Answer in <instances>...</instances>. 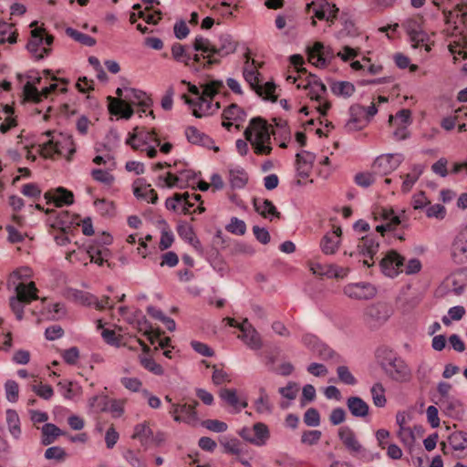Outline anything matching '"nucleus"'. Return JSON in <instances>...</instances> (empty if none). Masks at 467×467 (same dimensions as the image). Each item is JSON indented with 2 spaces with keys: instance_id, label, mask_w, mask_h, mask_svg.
Listing matches in <instances>:
<instances>
[{
  "instance_id": "1",
  "label": "nucleus",
  "mask_w": 467,
  "mask_h": 467,
  "mask_svg": "<svg viewBox=\"0 0 467 467\" xmlns=\"http://www.w3.org/2000/svg\"><path fill=\"white\" fill-rule=\"evenodd\" d=\"M219 42V46L216 47L208 38L202 36L195 37L192 44L194 50L207 54V61L203 64L204 68H210L213 65L220 63V59L215 57L216 55L223 57L234 53L236 49L237 45L229 35H222Z\"/></svg>"
},
{
  "instance_id": "2",
  "label": "nucleus",
  "mask_w": 467,
  "mask_h": 467,
  "mask_svg": "<svg viewBox=\"0 0 467 467\" xmlns=\"http://www.w3.org/2000/svg\"><path fill=\"white\" fill-rule=\"evenodd\" d=\"M377 358L381 369L390 379L408 382L411 379V370L409 366L392 350L386 348L378 349Z\"/></svg>"
},
{
  "instance_id": "3",
  "label": "nucleus",
  "mask_w": 467,
  "mask_h": 467,
  "mask_svg": "<svg viewBox=\"0 0 467 467\" xmlns=\"http://www.w3.org/2000/svg\"><path fill=\"white\" fill-rule=\"evenodd\" d=\"M270 126L261 118L251 119L244 130V137L254 148L256 154L268 155L272 148L270 144Z\"/></svg>"
},
{
  "instance_id": "4",
  "label": "nucleus",
  "mask_w": 467,
  "mask_h": 467,
  "mask_svg": "<svg viewBox=\"0 0 467 467\" xmlns=\"http://www.w3.org/2000/svg\"><path fill=\"white\" fill-rule=\"evenodd\" d=\"M379 265L383 273L390 277L396 276L400 272H405L407 275L417 274L421 269L419 259H410L404 265V257L395 250L389 251L380 260Z\"/></svg>"
},
{
  "instance_id": "5",
  "label": "nucleus",
  "mask_w": 467,
  "mask_h": 467,
  "mask_svg": "<svg viewBox=\"0 0 467 467\" xmlns=\"http://www.w3.org/2000/svg\"><path fill=\"white\" fill-rule=\"evenodd\" d=\"M223 86L222 81L213 80L203 86L202 96L195 99H190L185 94L182 96V99L185 103L192 108L193 116L196 118H202L209 113L212 107V99Z\"/></svg>"
},
{
  "instance_id": "6",
  "label": "nucleus",
  "mask_w": 467,
  "mask_h": 467,
  "mask_svg": "<svg viewBox=\"0 0 467 467\" xmlns=\"http://www.w3.org/2000/svg\"><path fill=\"white\" fill-rule=\"evenodd\" d=\"M54 36L46 32L44 27H36L31 31L30 39L26 45L27 50L36 58L41 59L48 56Z\"/></svg>"
},
{
  "instance_id": "7",
  "label": "nucleus",
  "mask_w": 467,
  "mask_h": 467,
  "mask_svg": "<svg viewBox=\"0 0 467 467\" xmlns=\"http://www.w3.org/2000/svg\"><path fill=\"white\" fill-rule=\"evenodd\" d=\"M392 315V309L386 304L376 303L368 306L363 313L364 323L372 329L382 327Z\"/></svg>"
},
{
  "instance_id": "8",
  "label": "nucleus",
  "mask_w": 467,
  "mask_h": 467,
  "mask_svg": "<svg viewBox=\"0 0 467 467\" xmlns=\"http://www.w3.org/2000/svg\"><path fill=\"white\" fill-rule=\"evenodd\" d=\"M404 27L410 36L412 47L417 48L424 47L427 52L431 51V47L428 44V35L422 30L421 17L408 19L404 24Z\"/></svg>"
},
{
  "instance_id": "9",
  "label": "nucleus",
  "mask_w": 467,
  "mask_h": 467,
  "mask_svg": "<svg viewBox=\"0 0 467 467\" xmlns=\"http://www.w3.org/2000/svg\"><path fill=\"white\" fill-rule=\"evenodd\" d=\"M396 423L399 427L397 435L400 438H418L424 434V428L412 420L410 413L399 411L396 415Z\"/></svg>"
},
{
  "instance_id": "10",
  "label": "nucleus",
  "mask_w": 467,
  "mask_h": 467,
  "mask_svg": "<svg viewBox=\"0 0 467 467\" xmlns=\"http://www.w3.org/2000/svg\"><path fill=\"white\" fill-rule=\"evenodd\" d=\"M198 401L194 400L192 403H173L170 410L173 420L178 422H184L190 426L195 427L200 423V419L197 415L196 407Z\"/></svg>"
},
{
  "instance_id": "11",
  "label": "nucleus",
  "mask_w": 467,
  "mask_h": 467,
  "mask_svg": "<svg viewBox=\"0 0 467 467\" xmlns=\"http://www.w3.org/2000/svg\"><path fill=\"white\" fill-rule=\"evenodd\" d=\"M401 154H384L379 156L373 162L371 170L379 176L388 175L395 171L403 161Z\"/></svg>"
},
{
  "instance_id": "12",
  "label": "nucleus",
  "mask_w": 467,
  "mask_h": 467,
  "mask_svg": "<svg viewBox=\"0 0 467 467\" xmlns=\"http://www.w3.org/2000/svg\"><path fill=\"white\" fill-rule=\"evenodd\" d=\"M154 142L157 146L161 144V140L154 130H147L144 128L136 127L133 132L127 139L126 143L133 150H140V144H150Z\"/></svg>"
},
{
  "instance_id": "13",
  "label": "nucleus",
  "mask_w": 467,
  "mask_h": 467,
  "mask_svg": "<svg viewBox=\"0 0 467 467\" xmlns=\"http://www.w3.org/2000/svg\"><path fill=\"white\" fill-rule=\"evenodd\" d=\"M444 32H446L447 36H459V39L451 42L448 46L449 51L454 56V63H456L458 59L456 54L462 56V58L467 59V53L465 51L457 50L458 47H467V37L463 32V29H460L456 23L453 22V26L451 27L446 28Z\"/></svg>"
},
{
  "instance_id": "14",
  "label": "nucleus",
  "mask_w": 467,
  "mask_h": 467,
  "mask_svg": "<svg viewBox=\"0 0 467 467\" xmlns=\"http://www.w3.org/2000/svg\"><path fill=\"white\" fill-rule=\"evenodd\" d=\"M379 243L373 236L362 237L357 246V250L359 255L364 257L363 265L370 267L374 265L373 257L379 252Z\"/></svg>"
},
{
  "instance_id": "15",
  "label": "nucleus",
  "mask_w": 467,
  "mask_h": 467,
  "mask_svg": "<svg viewBox=\"0 0 467 467\" xmlns=\"http://www.w3.org/2000/svg\"><path fill=\"white\" fill-rule=\"evenodd\" d=\"M343 293L351 299L368 300L376 295V289L368 283H355L345 285Z\"/></svg>"
},
{
  "instance_id": "16",
  "label": "nucleus",
  "mask_w": 467,
  "mask_h": 467,
  "mask_svg": "<svg viewBox=\"0 0 467 467\" xmlns=\"http://www.w3.org/2000/svg\"><path fill=\"white\" fill-rule=\"evenodd\" d=\"M341 228L337 226L331 233H327L322 237L320 248L325 254H334L337 251L341 242Z\"/></svg>"
},
{
  "instance_id": "17",
  "label": "nucleus",
  "mask_w": 467,
  "mask_h": 467,
  "mask_svg": "<svg viewBox=\"0 0 467 467\" xmlns=\"http://www.w3.org/2000/svg\"><path fill=\"white\" fill-rule=\"evenodd\" d=\"M451 256L458 264L467 262V231L459 233L455 237L451 247Z\"/></svg>"
},
{
  "instance_id": "18",
  "label": "nucleus",
  "mask_w": 467,
  "mask_h": 467,
  "mask_svg": "<svg viewBox=\"0 0 467 467\" xmlns=\"http://www.w3.org/2000/svg\"><path fill=\"white\" fill-rule=\"evenodd\" d=\"M133 193L139 198L145 200L148 202L156 203L158 201V194L150 184H147L142 178L137 179L133 183Z\"/></svg>"
},
{
  "instance_id": "19",
  "label": "nucleus",
  "mask_w": 467,
  "mask_h": 467,
  "mask_svg": "<svg viewBox=\"0 0 467 467\" xmlns=\"http://www.w3.org/2000/svg\"><path fill=\"white\" fill-rule=\"evenodd\" d=\"M444 454H450L455 458H463L467 455V440H447L441 442Z\"/></svg>"
},
{
  "instance_id": "20",
  "label": "nucleus",
  "mask_w": 467,
  "mask_h": 467,
  "mask_svg": "<svg viewBox=\"0 0 467 467\" xmlns=\"http://www.w3.org/2000/svg\"><path fill=\"white\" fill-rule=\"evenodd\" d=\"M242 335L238 336L250 348L260 349L263 346L261 337L256 329L252 326H241Z\"/></svg>"
},
{
  "instance_id": "21",
  "label": "nucleus",
  "mask_w": 467,
  "mask_h": 467,
  "mask_svg": "<svg viewBox=\"0 0 467 467\" xmlns=\"http://www.w3.org/2000/svg\"><path fill=\"white\" fill-rule=\"evenodd\" d=\"M297 88L309 89L308 96L317 101H320L327 91L326 86L316 76H311V79H308L306 84L298 83Z\"/></svg>"
},
{
  "instance_id": "22",
  "label": "nucleus",
  "mask_w": 467,
  "mask_h": 467,
  "mask_svg": "<svg viewBox=\"0 0 467 467\" xmlns=\"http://www.w3.org/2000/svg\"><path fill=\"white\" fill-rule=\"evenodd\" d=\"M57 88V85L53 83L42 88L41 91H38L35 86L27 82L24 87V94L27 99L33 100L34 102H40L43 98H47Z\"/></svg>"
},
{
  "instance_id": "23",
  "label": "nucleus",
  "mask_w": 467,
  "mask_h": 467,
  "mask_svg": "<svg viewBox=\"0 0 467 467\" xmlns=\"http://www.w3.org/2000/svg\"><path fill=\"white\" fill-rule=\"evenodd\" d=\"M109 110L113 115H120L122 118L129 119L134 111L130 105L123 99L108 97Z\"/></svg>"
},
{
  "instance_id": "24",
  "label": "nucleus",
  "mask_w": 467,
  "mask_h": 467,
  "mask_svg": "<svg viewBox=\"0 0 467 467\" xmlns=\"http://www.w3.org/2000/svg\"><path fill=\"white\" fill-rule=\"evenodd\" d=\"M140 345L142 346V349L145 355L140 356V365L151 372L154 375L161 376L164 373L162 367L157 363L151 357L147 356V354L150 351V348L140 339L138 340Z\"/></svg>"
},
{
  "instance_id": "25",
  "label": "nucleus",
  "mask_w": 467,
  "mask_h": 467,
  "mask_svg": "<svg viewBox=\"0 0 467 467\" xmlns=\"http://www.w3.org/2000/svg\"><path fill=\"white\" fill-rule=\"evenodd\" d=\"M308 61L317 67H325L327 66V53L321 42H316L314 46L308 49Z\"/></svg>"
},
{
  "instance_id": "26",
  "label": "nucleus",
  "mask_w": 467,
  "mask_h": 467,
  "mask_svg": "<svg viewBox=\"0 0 467 467\" xmlns=\"http://www.w3.org/2000/svg\"><path fill=\"white\" fill-rule=\"evenodd\" d=\"M219 396L229 406L233 407L235 412H239L242 408L247 407V402L240 400L234 389H222Z\"/></svg>"
},
{
  "instance_id": "27",
  "label": "nucleus",
  "mask_w": 467,
  "mask_h": 467,
  "mask_svg": "<svg viewBox=\"0 0 467 467\" xmlns=\"http://www.w3.org/2000/svg\"><path fill=\"white\" fill-rule=\"evenodd\" d=\"M16 298L25 302V304H29L31 301L37 299V289L34 282H30L27 285L19 283L16 286Z\"/></svg>"
},
{
  "instance_id": "28",
  "label": "nucleus",
  "mask_w": 467,
  "mask_h": 467,
  "mask_svg": "<svg viewBox=\"0 0 467 467\" xmlns=\"http://www.w3.org/2000/svg\"><path fill=\"white\" fill-rule=\"evenodd\" d=\"M423 171V165L414 164L408 173L400 176V178L403 179L401 185V190L403 192H409L412 189L414 183L419 180Z\"/></svg>"
},
{
  "instance_id": "29",
  "label": "nucleus",
  "mask_w": 467,
  "mask_h": 467,
  "mask_svg": "<svg viewBox=\"0 0 467 467\" xmlns=\"http://www.w3.org/2000/svg\"><path fill=\"white\" fill-rule=\"evenodd\" d=\"M347 405L351 414L358 418H365L368 415L369 407L366 401L359 397H350Z\"/></svg>"
},
{
  "instance_id": "30",
  "label": "nucleus",
  "mask_w": 467,
  "mask_h": 467,
  "mask_svg": "<svg viewBox=\"0 0 467 467\" xmlns=\"http://www.w3.org/2000/svg\"><path fill=\"white\" fill-rule=\"evenodd\" d=\"M365 112V108L361 106H352L350 108V119L347 123V128L349 130H358L362 129L367 120L361 119L358 116Z\"/></svg>"
},
{
  "instance_id": "31",
  "label": "nucleus",
  "mask_w": 467,
  "mask_h": 467,
  "mask_svg": "<svg viewBox=\"0 0 467 467\" xmlns=\"http://www.w3.org/2000/svg\"><path fill=\"white\" fill-rule=\"evenodd\" d=\"M254 205L256 212L265 218H267L270 215L276 218L280 217V213L276 210L274 203L267 199L254 200Z\"/></svg>"
},
{
  "instance_id": "32",
  "label": "nucleus",
  "mask_w": 467,
  "mask_h": 467,
  "mask_svg": "<svg viewBox=\"0 0 467 467\" xmlns=\"http://www.w3.org/2000/svg\"><path fill=\"white\" fill-rule=\"evenodd\" d=\"M258 76L259 72L257 70L255 60L252 59L250 62L249 57L246 56V62L244 67V77L245 80L250 84L251 88H258Z\"/></svg>"
},
{
  "instance_id": "33",
  "label": "nucleus",
  "mask_w": 467,
  "mask_h": 467,
  "mask_svg": "<svg viewBox=\"0 0 467 467\" xmlns=\"http://www.w3.org/2000/svg\"><path fill=\"white\" fill-rule=\"evenodd\" d=\"M464 7H465V5L459 4L455 6V9L453 11H451H451H447V10L442 11V13L444 15L445 24L448 26V27H451L453 26V22H454V21H452L453 15H454V12H457L456 16L461 18V22L462 23V26H463V27L462 29H463V31L465 29H467V12L464 11Z\"/></svg>"
},
{
  "instance_id": "34",
  "label": "nucleus",
  "mask_w": 467,
  "mask_h": 467,
  "mask_svg": "<svg viewBox=\"0 0 467 467\" xmlns=\"http://www.w3.org/2000/svg\"><path fill=\"white\" fill-rule=\"evenodd\" d=\"M185 133L191 143L210 147V144L213 142L208 136L202 133L195 127H188Z\"/></svg>"
},
{
  "instance_id": "35",
  "label": "nucleus",
  "mask_w": 467,
  "mask_h": 467,
  "mask_svg": "<svg viewBox=\"0 0 467 467\" xmlns=\"http://www.w3.org/2000/svg\"><path fill=\"white\" fill-rule=\"evenodd\" d=\"M297 170L303 177L307 176L310 165L315 161V155L309 151L297 153L296 156Z\"/></svg>"
},
{
  "instance_id": "36",
  "label": "nucleus",
  "mask_w": 467,
  "mask_h": 467,
  "mask_svg": "<svg viewBox=\"0 0 467 467\" xmlns=\"http://www.w3.org/2000/svg\"><path fill=\"white\" fill-rule=\"evenodd\" d=\"M127 92H129V95H127V99L131 100L132 103H136L140 107H146L150 108L152 106L153 102L152 99L147 96V94L141 90L130 88L128 89Z\"/></svg>"
},
{
  "instance_id": "37",
  "label": "nucleus",
  "mask_w": 467,
  "mask_h": 467,
  "mask_svg": "<svg viewBox=\"0 0 467 467\" xmlns=\"http://www.w3.org/2000/svg\"><path fill=\"white\" fill-rule=\"evenodd\" d=\"M171 56L175 61L183 63L185 66H192L191 55L187 52L185 46L174 43L171 47Z\"/></svg>"
},
{
  "instance_id": "38",
  "label": "nucleus",
  "mask_w": 467,
  "mask_h": 467,
  "mask_svg": "<svg viewBox=\"0 0 467 467\" xmlns=\"http://www.w3.org/2000/svg\"><path fill=\"white\" fill-rule=\"evenodd\" d=\"M179 235L190 243L196 250H201V243L195 236L192 228L188 224H182L178 227Z\"/></svg>"
},
{
  "instance_id": "39",
  "label": "nucleus",
  "mask_w": 467,
  "mask_h": 467,
  "mask_svg": "<svg viewBox=\"0 0 467 467\" xmlns=\"http://www.w3.org/2000/svg\"><path fill=\"white\" fill-rule=\"evenodd\" d=\"M331 90L337 96L348 98L355 92V87L348 81H339L332 83Z\"/></svg>"
},
{
  "instance_id": "40",
  "label": "nucleus",
  "mask_w": 467,
  "mask_h": 467,
  "mask_svg": "<svg viewBox=\"0 0 467 467\" xmlns=\"http://www.w3.org/2000/svg\"><path fill=\"white\" fill-rule=\"evenodd\" d=\"M16 42V33L13 26L6 23H0V44Z\"/></svg>"
},
{
  "instance_id": "41",
  "label": "nucleus",
  "mask_w": 467,
  "mask_h": 467,
  "mask_svg": "<svg viewBox=\"0 0 467 467\" xmlns=\"http://www.w3.org/2000/svg\"><path fill=\"white\" fill-rule=\"evenodd\" d=\"M41 154L45 158H51L54 154L63 155V150L59 149V140H49L41 146Z\"/></svg>"
},
{
  "instance_id": "42",
  "label": "nucleus",
  "mask_w": 467,
  "mask_h": 467,
  "mask_svg": "<svg viewBox=\"0 0 467 467\" xmlns=\"http://www.w3.org/2000/svg\"><path fill=\"white\" fill-rule=\"evenodd\" d=\"M53 199L57 206H62L63 204L69 205L74 202L73 193L62 187L57 189Z\"/></svg>"
},
{
  "instance_id": "43",
  "label": "nucleus",
  "mask_w": 467,
  "mask_h": 467,
  "mask_svg": "<svg viewBox=\"0 0 467 467\" xmlns=\"http://www.w3.org/2000/svg\"><path fill=\"white\" fill-rule=\"evenodd\" d=\"M371 396L375 406L382 408L385 406L387 400L385 397V389L381 383H376L372 386Z\"/></svg>"
},
{
  "instance_id": "44",
  "label": "nucleus",
  "mask_w": 467,
  "mask_h": 467,
  "mask_svg": "<svg viewBox=\"0 0 467 467\" xmlns=\"http://www.w3.org/2000/svg\"><path fill=\"white\" fill-rule=\"evenodd\" d=\"M66 34L68 36H70L71 38H73L74 40H76L85 46L93 47L96 44L95 38H93L86 34L80 33L78 30L73 29L71 27H67L66 29Z\"/></svg>"
},
{
  "instance_id": "45",
  "label": "nucleus",
  "mask_w": 467,
  "mask_h": 467,
  "mask_svg": "<svg viewBox=\"0 0 467 467\" xmlns=\"http://www.w3.org/2000/svg\"><path fill=\"white\" fill-rule=\"evenodd\" d=\"M88 404H89V407L95 412L106 411V410H108L109 400L107 396L97 395V396H94L89 399Z\"/></svg>"
},
{
  "instance_id": "46",
  "label": "nucleus",
  "mask_w": 467,
  "mask_h": 467,
  "mask_svg": "<svg viewBox=\"0 0 467 467\" xmlns=\"http://www.w3.org/2000/svg\"><path fill=\"white\" fill-rule=\"evenodd\" d=\"M6 421L11 435L18 436L20 434V421L19 417L15 410H8L6 411Z\"/></svg>"
},
{
  "instance_id": "47",
  "label": "nucleus",
  "mask_w": 467,
  "mask_h": 467,
  "mask_svg": "<svg viewBox=\"0 0 467 467\" xmlns=\"http://www.w3.org/2000/svg\"><path fill=\"white\" fill-rule=\"evenodd\" d=\"M229 180L233 188H243L248 181V176L244 171H230Z\"/></svg>"
},
{
  "instance_id": "48",
  "label": "nucleus",
  "mask_w": 467,
  "mask_h": 467,
  "mask_svg": "<svg viewBox=\"0 0 467 467\" xmlns=\"http://www.w3.org/2000/svg\"><path fill=\"white\" fill-rule=\"evenodd\" d=\"M31 389L41 399L48 400L54 395V390L50 385L42 384V382L31 385Z\"/></svg>"
},
{
  "instance_id": "49",
  "label": "nucleus",
  "mask_w": 467,
  "mask_h": 467,
  "mask_svg": "<svg viewBox=\"0 0 467 467\" xmlns=\"http://www.w3.org/2000/svg\"><path fill=\"white\" fill-rule=\"evenodd\" d=\"M200 424L208 431L215 433L224 432L228 428L225 422L219 420H205L200 421Z\"/></svg>"
},
{
  "instance_id": "50",
  "label": "nucleus",
  "mask_w": 467,
  "mask_h": 467,
  "mask_svg": "<svg viewBox=\"0 0 467 467\" xmlns=\"http://www.w3.org/2000/svg\"><path fill=\"white\" fill-rule=\"evenodd\" d=\"M244 111L239 108L236 104H231L227 107L223 112V119L227 120H242L243 119Z\"/></svg>"
},
{
  "instance_id": "51",
  "label": "nucleus",
  "mask_w": 467,
  "mask_h": 467,
  "mask_svg": "<svg viewBox=\"0 0 467 467\" xmlns=\"http://www.w3.org/2000/svg\"><path fill=\"white\" fill-rule=\"evenodd\" d=\"M258 88H252L254 89L258 95L264 96L267 99H271L273 101L276 100V97L274 96V92L275 89V85L272 82H266L264 86L260 85L258 83Z\"/></svg>"
},
{
  "instance_id": "52",
  "label": "nucleus",
  "mask_w": 467,
  "mask_h": 467,
  "mask_svg": "<svg viewBox=\"0 0 467 467\" xmlns=\"http://www.w3.org/2000/svg\"><path fill=\"white\" fill-rule=\"evenodd\" d=\"M182 201H181L182 204V213L184 214L190 213V209L194 205V202L199 201L201 199L200 194H192L190 195L188 192L182 193Z\"/></svg>"
},
{
  "instance_id": "53",
  "label": "nucleus",
  "mask_w": 467,
  "mask_h": 467,
  "mask_svg": "<svg viewBox=\"0 0 467 467\" xmlns=\"http://www.w3.org/2000/svg\"><path fill=\"white\" fill-rule=\"evenodd\" d=\"M375 173L371 172H359L355 175V182L361 187H368L375 182Z\"/></svg>"
},
{
  "instance_id": "54",
  "label": "nucleus",
  "mask_w": 467,
  "mask_h": 467,
  "mask_svg": "<svg viewBox=\"0 0 467 467\" xmlns=\"http://www.w3.org/2000/svg\"><path fill=\"white\" fill-rule=\"evenodd\" d=\"M98 435H105V438H119V432H117L113 424L110 423H99L97 425Z\"/></svg>"
},
{
  "instance_id": "55",
  "label": "nucleus",
  "mask_w": 467,
  "mask_h": 467,
  "mask_svg": "<svg viewBox=\"0 0 467 467\" xmlns=\"http://www.w3.org/2000/svg\"><path fill=\"white\" fill-rule=\"evenodd\" d=\"M337 373L339 380L347 385H354L357 380L355 377L351 374L348 368L346 366H339L337 368Z\"/></svg>"
},
{
  "instance_id": "56",
  "label": "nucleus",
  "mask_w": 467,
  "mask_h": 467,
  "mask_svg": "<svg viewBox=\"0 0 467 467\" xmlns=\"http://www.w3.org/2000/svg\"><path fill=\"white\" fill-rule=\"evenodd\" d=\"M226 229L232 234L243 235L246 231V225L244 221L234 217L231 219V223L227 225Z\"/></svg>"
},
{
  "instance_id": "57",
  "label": "nucleus",
  "mask_w": 467,
  "mask_h": 467,
  "mask_svg": "<svg viewBox=\"0 0 467 467\" xmlns=\"http://www.w3.org/2000/svg\"><path fill=\"white\" fill-rule=\"evenodd\" d=\"M6 399L11 402H16L18 399L19 387L15 380H7L5 385Z\"/></svg>"
},
{
  "instance_id": "58",
  "label": "nucleus",
  "mask_w": 467,
  "mask_h": 467,
  "mask_svg": "<svg viewBox=\"0 0 467 467\" xmlns=\"http://www.w3.org/2000/svg\"><path fill=\"white\" fill-rule=\"evenodd\" d=\"M91 175L95 181L107 185H110L114 181V177L109 172L100 169L93 170Z\"/></svg>"
},
{
  "instance_id": "59",
  "label": "nucleus",
  "mask_w": 467,
  "mask_h": 467,
  "mask_svg": "<svg viewBox=\"0 0 467 467\" xmlns=\"http://www.w3.org/2000/svg\"><path fill=\"white\" fill-rule=\"evenodd\" d=\"M298 385L296 382H289L285 387L279 389V393L288 400H295L298 392Z\"/></svg>"
},
{
  "instance_id": "60",
  "label": "nucleus",
  "mask_w": 467,
  "mask_h": 467,
  "mask_svg": "<svg viewBox=\"0 0 467 467\" xmlns=\"http://www.w3.org/2000/svg\"><path fill=\"white\" fill-rule=\"evenodd\" d=\"M88 254L90 258V262H93L99 265H102L107 260L104 258L107 254V250H96L93 246L89 247Z\"/></svg>"
},
{
  "instance_id": "61",
  "label": "nucleus",
  "mask_w": 467,
  "mask_h": 467,
  "mask_svg": "<svg viewBox=\"0 0 467 467\" xmlns=\"http://www.w3.org/2000/svg\"><path fill=\"white\" fill-rule=\"evenodd\" d=\"M153 431L146 422L138 424L135 427L134 433L131 438H149L153 436Z\"/></svg>"
},
{
  "instance_id": "62",
  "label": "nucleus",
  "mask_w": 467,
  "mask_h": 467,
  "mask_svg": "<svg viewBox=\"0 0 467 467\" xmlns=\"http://www.w3.org/2000/svg\"><path fill=\"white\" fill-rule=\"evenodd\" d=\"M255 406L256 410L260 413L271 412V405L269 403L268 396L265 393L264 389H261V396L257 400Z\"/></svg>"
},
{
  "instance_id": "63",
  "label": "nucleus",
  "mask_w": 467,
  "mask_h": 467,
  "mask_svg": "<svg viewBox=\"0 0 467 467\" xmlns=\"http://www.w3.org/2000/svg\"><path fill=\"white\" fill-rule=\"evenodd\" d=\"M67 453L64 449L60 447H50L45 452V457L48 460L63 461Z\"/></svg>"
},
{
  "instance_id": "64",
  "label": "nucleus",
  "mask_w": 467,
  "mask_h": 467,
  "mask_svg": "<svg viewBox=\"0 0 467 467\" xmlns=\"http://www.w3.org/2000/svg\"><path fill=\"white\" fill-rule=\"evenodd\" d=\"M379 214L387 223L391 224L394 227L400 223L399 216L395 215L391 209L381 208Z\"/></svg>"
}]
</instances>
